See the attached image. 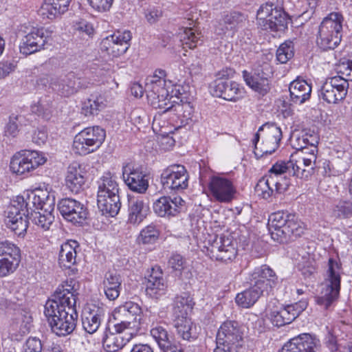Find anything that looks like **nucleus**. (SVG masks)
Returning <instances> with one entry per match:
<instances>
[{"instance_id": "obj_1", "label": "nucleus", "mask_w": 352, "mask_h": 352, "mask_svg": "<svg viewBox=\"0 0 352 352\" xmlns=\"http://www.w3.org/2000/svg\"><path fill=\"white\" fill-rule=\"evenodd\" d=\"M272 238L279 243H286L300 236L305 225L293 214L278 211L272 214L269 219Z\"/></svg>"}, {"instance_id": "obj_2", "label": "nucleus", "mask_w": 352, "mask_h": 352, "mask_svg": "<svg viewBox=\"0 0 352 352\" xmlns=\"http://www.w3.org/2000/svg\"><path fill=\"white\" fill-rule=\"evenodd\" d=\"M341 264L330 258L324 280L320 295L316 297V303L327 309L339 297L341 281Z\"/></svg>"}, {"instance_id": "obj_3", "label": "nucleus", "mask_w": 352, "mask_h": 352, "mask_svg": "<svg viewBox=\"0 0 352 352\" xmlns=\"http://www.w3.org/2000/svg\"><path fill=\"white\" fill-rule=\"evenodd\" d=\"M73 283L74 280H71L65 285L58 287L52 298L46 302L44 314L50 325L52 319H57L61 312L67 309V307L76 305L78 293Z\"/></svg>"}, {"instance_id": "obj_4", "label": "nucleus", "mask_w": 352, "mask_h": 352, "mask_svg": "<svg viewBox=\"0 0 352 352\" xmlns=\"http://www.w3.org/2000/svg\"><path fill=\"white\" fill-rule=\"evenodd\" d=\"M344 18L339 12H333L326 16L319 26L317 44L324 51L333 50L342 38Z\"/></svg>"}, {"instance_id": "obj_5", "label": "nucleus", "mask_w": 352, "mask_h": 352, "mask_svg": "<svg viewBox=\"0 0 352 352\" xmlns=\"http://www.w3.org/2000/svg\"><path fill=\"white\" fill-rule=\"evenodd\" d=\"M142 315L141 307L133 302H126L113 312V329L117 332L134 333L140 329Z\"/></svg>"}, {"instance_id": "obj_6", "label": "nucleus", "mask_w": 352, "mask_h": 352, "mask_svg": "<svg viewBox=\"0 0 352 352\" xmlns=\"http://www.w3.org/2000/svg\"><path fill=\"white\" fill-rule=\"evenodd\" d=\"M281 139L282 131L276 124L266 123L261 126L252 140L256 157L273 153L278 148Z\"/></svg>"}, {"instance_id": "obj_7", "label": "nucleus", "mask_w": 352, "mask_h": 352, "mask_svg": "<svg viewBox=\"0 0 352 352\" xmlns=\"http://www.w3.org/2000/svg\"><path fill=\"white\" fill-rule=\"evenodd\" d=\"M256 19L258 25L264 30L273 32H283L287 28L288 15L280 8L272 3L261 6L257 11Z\"/></svg>"}, {"instance_id": "obj_8", "label": "nucleus", "mask_w": 352, "mask_h": 352, "mask_svg": "<svg viewBox=\"0 0 352 352\" xmlns=\"http://www.w3.org/2000/svg\"><path fill=\"white\" fill-rule=\"evenodd\" d=\"M105 137V131L100 126L85 128L75 135L73 150L80 155L92 153L100 148Z\"/></svg>"}, {"instance_id": "obj_9", "label": "nucleus", "mask_w": 352, "mask_h": 352, "mask_svg": "<svg viewBox=\"0 0 352 352\" xmlns=\"http://www.w3.org/2000/svg\"><path fill=\"white\" fill-rule=\"evenodd\" d=\"M302 162H307L308 164L311 162L309 160H305L299 159L298 160H292L289 159L287 162H278L274 164L272 168L269 170V173H270L272 177L274 178L275 182V190L277 193H282L285 192L289 187V181L286 178L285 176H283L285 173H288L289 175L295 176V177H307L309 174L308 171H302L300 173H298V170L296 169L294 170V166H297L299 168L298 165H301Z\"/></svg>"}, {"instance_id": "obj_10", "label": "nucleus", "mask_w": 352, "mask_h": 352, "mask_svg": "<svg viewBox=\"0 0 352 352\" xmlns=\"http://www.w3.org/2000/svg\"><path fill=\"white\" fill-rule=\"evenodd\" d=\"M47 158L43 153L36 151L23 150L13 155L10 168L17 174L23 175L29 173L39 166L44 164Z\"/></svg>"}, {"instance_id": "obj_11", "label": "nucleus", "mask_w": 352, "mask_h": 352, "mask_svg": "<svg viewBox=\"0 0 352 352\" xmlns=\"http://www.w3.org/2000/svg\"><path fill=\"white\" fill-rule=\"evenodd\" d=\"M166 81L164 79L148 77L146 78L144 90L151 106L155 109H164L163 113L169 112L166 109L173 104L170 99L168 91L165 87Z\"/></svg>"}, {"instance_id": "obj_12", "label": "nucleus", "mask_w": 352, "mask_h": 352, "mask_svg": "<svg viewBox=\"0 0 352 352\" xmlns=\"http://www.w3.org/2000/svg\"><path fill=\"white\" fill-rule=\"evenodd\" d=\"M161 184L165 190L182 192L188 186L189 175L183 165L173 164L161 174Z\"/></svg>"}, {"instance_id": "obj_13", "label": "nucleus", "mask_w": 352, "mask_h": 352, "mask_svg": "<svg viewBox=\"0 0 352 352\" xmlns=\"http://www.w3.org/2000/svg\"><path fill=\"white\" fill-rule=\"evenodd\" d=\"M348 89V80L344 76H336L325 80L319 97L329 104H336L345 98Z\"/></svg>"}, {"instance_id": "obj_14", "label": "nucleus", "mask_w": 352, "mask_h": 352, "mask_svg": "<svg viewBox=\"0 0 352 352\" xmlns=\"http://www.w3.org/2000/svg\"><path fill=\"white\" fill-rule=\"evenodd\" d=\"M21 262V250L8 241L0 242V277L14 273Z\"/></svg>"}, {"instance_id": "obj_15", "label": "nucleus", "mask_w": 352, "mask_h": 352, "mask_svg": "<svg viewBox=\"0 0 352 352\" xmlns=\"http://www.w3.org/2000/svg\"><path fill=\"white\" fill-rule=\"evenodd\" d=\"M58 209L62 217L74 225L82 226L88 216V210L78 200L65 198L58 203Z\"/></svg>"}, {"instance_id": "obj_16", "label": "nucleus", "mask_w": 352, "mask_h": 352, "mask_svg": "<svg viewBox=\"0 0 352 352\" xmlns=\"http://www.w3.org/2000/svg\"><path fill=\"white\" fill-rule=\"evenodd\" d=\"M305 301H299L294 304L276 309L270 311L269 319L274 326L280 327L292 322L306 308Z\"/></svg>"}, {"instance_id": "obj_17", "label": "nucleus", "mask_w": 352, "mask_h": 352, "mask_svg": "<svg viewBox=\"0 0 352 352\" xmlns=\"http://www.w3.org/2000/svg\"><path fill=\"white\" fill-rule=\"evenodd\" d=\"M131 34L129 31L118 32L104 38L100 43L101 50L113 57H119L129 49Z\"/></svg>"}, {"instance_id": "obj_18", "label": "nucleus", "mask_w": 352, "mask_h": 352, "mask_svg": "<svg viewBox=\"0 0 352 352\" xmlns=\"http://www.w3.org/2000/svg\"><path fill=\"white\" fill-rule=\"evenodd\" d=\"M122 176L126 186L133 192L145 193L148 188V178L142 168L127 164L122 168Z\"/></svg>"}, {"instance_id": "obj_19", "label": "nucleus", "mask_w": 352, "mask_h": 352, "mask_svg": "<svg viewBox=\"0 0 352 352\" xmlns=\"http://www.w3.org/2000/svg\"><path fill=\"white\" fill-rule=\"evenodd\" d=\"M150 334L163 352H184L182 346L175 341L174 336L164 324L153 323Z\"/></svg>"}, {"instance_id": "obj_20", "label": "nucleus", "mask_w": 352, "mask_h": 352, "mask_svg": "<svg viewBox=\"0 0 352 352\" xmlns=\"http://www.w3.org/2000/svg\"><path fill=\"white\" fill-rule=\"evenodd\" d=\"M320 348V341L316 336L302 333L290 339L279 352H318Z\"/></svg>"}, {"instance_id": "obj_21", "label": "nucleus", "mask_w": 352, "mask_h": 352, "mask_svg": "<svg viewBox=\"0 0 352 352\" xmlns=\"http://www.w3.org/2000/svg\"><path fill=\"white\" fill-rule=\"evenodd\" d=\"M221 77L217 78L211 86V91L216 97L222 98L229 101H236L241 98L243 91L239 85L228 78Z\"/></svg>"}, {"instance_id": "obj_22", "label": "nucleus", "mask_w": 352, "mask_h": 352, "mask_svg": "<svg viewBox=\"0 0 352 352\" xmlns=\"http://www.w3.org/2000/svg\"><path fill=\"white\" fill-rule=\"evenodd\" d=\"M78 319V313L76 305L67 307L65 312H61L57 319H52L51 329L54 333L59 336H65L72 333L76 329Z\"/></svg>"}, {"instance_id": "obj_23", "label": "nucleus", "mask_w": 352, "mask_h": 352, "mask_svg": "<svg viewBox=\"0 0 352 352\" xmlns=\"http://www.w3.org/2000/svg\"><path fill=\"white\" fill-rule=\"evenodd\" d=\"M217 343L227 344L240 348L243 344V333L238 322L235 321L224 322L217 333Z\"/></svg>"}, {"instance_id": "obj_24", "label": "nucleus", "mask_w": 352, "mask_h": 352, "mask_svg": "<svg viewBox=\"0 0 352 352\" xmlns=\"http://www.w3.org/2000/svg\"><path fill=\"white\" fill-rule=\"evenodd\" d=\"M210 256L217 261L228 262L232 261L236 256V243L229 236H220L211 245Z\"/></svg>"}, {"instance_id": "obj_25", "label": "nucleus", "mask_w": 352, "mask_h": 352, "mask_svg": "<svg viewBox=\"0 0 352 352\" xmlns=\"http://www.w3.org/2000/svg\"><path fill=\"white\" fill-rule=\"evenodd\" d=\"M48 32L44 28H33L25 36L19 47L23 54L30 55L42 50L47 41Z\"/></svg>"}, {"instance_id": "obj_26", "label": "nucleus", "mask_w": 352, "mask_h": 352, "mask_svg": "<svg viewBox=\"0 0 352 352\" xmlns=\"http://www.w3.org/2000/svg\"><path fill=\"white\" fill-rule=\"evenodd\" d=\"M89 82L84 78H78L74 74H69L59 79H52V88L60 95L68 97L79 89L87 88Z\"/></svg>"}, {"instance_id": "obj_27", "label": "nucleus", "mask_w": 352, "mask_h": 352, "mask_svg": "<svg viewBox=\"0 0 352 352\" xmlns=\"http://www.w3.org/2000/svg\"><path fill=\"white\" fill-rule=\"evenodd\" d=\"M209 189L212 197L218 201L230 202L234 197L236 189L232 182L221 177H212L209 183Z\"/></svg>"}, {"instance_id": "obj_28", "label": "nucleus", "mask_w": 352, "mask_h": 352, "mask_svg": "<svg viewBox=\"0 0 352 352\" xmlns=\"http://www.w3.org/2000/svg\"><path fill=\"white\" fill-rule=\"evenodd\" d=\"M251 285L258 287L263 292L268 287H274L278 283V277L272 269L267 265L256 267L250 274Z\"/></svg>"}, {"instance_id": "obj_29", "label": "nucleus", "mask_w": 352, "mask_h": 352, "mask_svg": "<svg viewBox=\"0 0 352 352\" xmlns=\"http://www.w3.org/2000/svg\"><path fill=\"white\" fill-rule=\"evenodd\" d=\"M168 284L160 267H152L146 278V292L152 298L159 299L166 294Z\"/></svg>"}, {"instance_id": "obj_30", "label": "nucleus", "mask_w": 352, "mask_h": 352, "mask_svg": "<svg viewBox=\"0 0 352 352\" xmlns=\"http://www.w3.org/2000/svg\"><path fill=\"white\" fill-rule=\"evenodd\" d=\"M184 204L185 201L180 197L171 199L170 197L163 196L153 203V208L157 216L170 217L179 213Z\"/></svg>"}, {"instance_id": "obj_31", "label": "nucleus", "mask_w": 352, "mask_h": 352, "mask_svg": "<svg viewBox=\"0 0 352 352\" xmlns=\"http://www.w3.org/2000/svg\"><path fill=\"white\" fill-rule=\"evenodd\" d=\"M28 216L17 213L14 208H7L4 215V225L18 236H24L28 228Z\"/></svg>"}, {"instance_id": "obj_32", "label": "nucleus", "mask_w": 352, "mask_h": 352, "mask_svg": "<svg viewBox=\"0 0 352 352\" xmlns=\"http://www.w3.org/2000/svg\"><path fill=\"white\" fill-rule=\"evenodd\" d=\"M85 172L79 164H71L67 168L65 179L67 188L73 193H79L85 184Z\"/></svg>"}, {"instance_id": "obj_33", "label": "nucleus", "mask_w": 352, "mask_h": 352, "mask_svg": "<svg viewBox=\"0 0 352 352\" xmlns=\"http://www.w3.org/2000/svg\"><path fill=\"white\" fill-rule=\"evenodd\" d=\"M302 142L307 147H309V152L296 151L292 154L290 159L292 160H310V162L308 164L307 162H302L301 164L304 163L305 165H309L311 162L316 161V153L318 151L317 144L318 143V137L316 135H308L307 133L303 135L302 137L298 138V142Z\"/></svg>"}, {"instance_id": "obj_34", "label": "nucleus", "mask_w": 352, "mask_h": 352, "mask_svg": "<svg viewBox=\"0 0 352 352\" xmlns=\"http://www.w3.org/2000/svg\"><path fill=\"white\" fill-rule=\"evenodd\" d=\"M109 332L102 339V346L107 352H118L122 349L133 337L134 333Z\"/></svg>"}, {"instance_id": "obj_35", "label": "nucleus", "mask_w": 352, "mask_h": 352, "mask_svg": "<svg viewBox=\"0 0 352 352\" xmlns=\"http://www.w3.org/2000/svg\"><path fill=\"white\" fill-rule=\"evenodd\" d=\"M36 210L42 212H53L55 206L54 196L47 190L36 189L28 197Z\"/></svg>"}, {"instance_id": "obj_36", "label": "nucleus", "mask_w": 352, "mask_h": 352, "mask_svg": "<svg viewBox=\"0 0 352 352\" xmlns=\"http://www.w3.org/2000/svg\"><path fill=\"white\" fill-rule=\"evenodd\" d=\"M150 208L142 198H129V221L132 224L140 223L149 213Z\"/></svg>"}, {"instance_id": "obj_37", "label": "nucleus", "mask_w": 352, "mask_h": 352, "mask_svg": "<svg viewBox=\"0 0 352 352\" xmlns=\"http://www.w3.org/2000/svg\"><path fill=\"white\" fill-rule=\"evenodd\" d=\"M109 195L120 196L119 186L116 177L110 172H107L98 181L97 198L104 200Z\"/></svg>"}, {"instance_id": "obj_38", "label": "nucleus", "mask_w": 352, "mask_h": 352, "mask_svg": "<svg viewBox=\"0 0 352 352\" xmlns=\"http://www.w3.org/2000/svg\"><path fill=\"white\" fill-rule=\"evenodd\" d=\"M104 315L102 308L94 306L83 311L82 323L84 329L89 333H95L99 328L102 318Z\"/></svg>"}, {"instance_id": "obj_39", "label": "nucleus", "mask_w": 352, "mask_h": 352, "mask_svg": "<svg viewBox=\"0 0 352 352\" xmlns=\"http://www.w3.org/2000/svg\"><path fill=\"white\" fill-rule=\"evenodd\" d=\"M291 100L296 104H302L310 98L311 87L304 80H295L289 87Z\"/></svg>"}, {"instance_id": "obj_40", "label": "nucleus", "mask_w": 352, "mask_h": 352, "mask_svg": "<svg viewBox=\"0 0 352 352\" xmlns=\"http://www.w3.org/2000/svg\"><path fill=\"white\" fill-rule=\"evenodd\" d=\"M121 283L122 278L117 271H109L106 273L103 284L104 294L108 299L114 300L119 296Z\"/></svg>"}, {"instance_id": "obj_41", "label": "nucleus", "mask_w": 352, "mask_h": 352, "mask_svg": "<svg viewBox=\"0 0 352 352\" xmlns=\"http://www.w3.org/2000/svg\"><path fill=\"white\" fill-rule=\"evenodd\" d=\"M78 246L76 241H69L61 245L58 255L60 265L65 268H71L76 263V248Z\"/></svg>"}, {"instance_id": "obj_42", "label": "nucleus", "mask_w": 352, "mask_h": 352, "mask_svg": "<svg viewBox=\"0 0 352 352\" xmlns=\"http://www.w3.org/2000/svg\"><path fill=\"white\" fill-rule=\"evenodd\" d=\"M246 20L245 16L239 12H231L225 15L215 31L218 34H223L226 31H235L241 27Z\"/></svg>"}, {"instance_id": "obj_43", "label": "nucleus", "mask_w": 352, "mask_h": 352, "mask_svg": "<svg viewBox=\"0 0 352 352\" xmlns=\"http://www.w3.org/2000/svg\"><path fill=\"white\" fill-rule=\"evenodd\" d=\"M166 109L175 116L180 121V124L184 126L191 120L194 109L189 102H176L170 104Z\"/></svg>"}, {"instance_id": "obj_44", "label": "nucleus", "mask_w": 352, "mask_h": 352, "mask_svg": "<svg viewBox=\"0 0 352 352\" xmlns=\"http://www.w3.org/2000/svg\"><path fill=\"white\" fill-rule=\"evenodd\" d=\"M106 107L104 97L98 94H91L82 104L81 113L85 116L97 115Z\"/></svg>"}, {"instance_id": "obj_45", "label": "nucleus", "mask_w": 352, "mask_h": 352, "mask_svg": "<svg viewBox=\"0 0 352 352\" xmlns=\"http://www.w3.org/2000/svg\"><path fill=\"white\" fill-rule=\"evenodd\" d=\"M263 294V292L258 287L251 285L250 288L238 294L235 301L243 308H250L256 303Z\"/></svg>"}, {"instance_id": "obj_46", "label": "nucleus", "mask_w": 352, "mask_h": 352, "mask_svg": "<svg viewBox=\"0 0 352 352\" xmlns=\"http://www.w3.org/2000/svg\"><path fill=\"white\" fill-rule=\"evenodd\" d=\"M97 204L102 214L110 217H114L118 214L121 207L120 196L109 195L104 200L97 198Z\"/></svg>"}, {"instance_id": "obj_47", "label": "nucleus", "mask_w": 352, "mask_h": 352, "mask_svg": "<svg viewBox=\"0 0 352 352\" xmlns=\"http://www.w3.org/2000/svg\"><path fill=\"white\" fill-rule=\"evenodd\" d=\"M194 305L192 298L187 293L177 295L174 300L173 313L177 318L186 317Z\"/></svg>"}, {"instance_id": "obj_48", "label": "nucleus", "mask_w": 352, "mask_h": 352, "mask_svg": "<svg viewBox=\"0 0 352 352\" xmlns=\"http://www.w3.org/2000/svg\"><path fill=\"white\" fill-rule=\"evenodd\" d=\"M179 40L183 47L193 49L202 43V36L193 28H185L179 32Z\"/></svg>"}, {"instance_id": "obj_49", "label": "nucleus", "mask_w": 352, "mask_h": 352, "mask_svg": "<svg viewBox=\"0 0 352 352\" xmlns=\"http://www.w3.org/2000/svg\"><path fill=\"white\" fill-rule=\"evenodd\" d=\"M243 78L247 85L262 96H265L270 90V80L266 78H255L245 70L243 72Z\"/></svg>"}, {"instance_id": "obj_50", "label": "nucleus", "mask_w": 352, "mask_h": 352, "mask_svg": "<svg viewBox=\"0 0 352 352\" xmlns=\"http://www.w3.org/2000/svg\"><path fill=\"white\" fill-rule=\"evenodd\" d=\"M52 212L34 210L29 214L28 221L30 220L38 228L48 230L54 221Z\"/></svg>"}, {"instance_id": "obj_51", "label": "nucleus", "mask_w": 352, "mask_h": 352, "mask_svg": "<svg viewBox=\"0 0 352 352\" xmlns=\"http://www.w3.org/2000/svg\"><path fill=\"white\" fill-rule=\"evenodd\" d=\"M276 184L275 182L274 178H273L268 172V174L263 177L257 183L255 187L256 192L263 199H267L271 197L275 190L274 184Z\"/></svg>"}, {"instance_id": "obj_52", "label": "nucleus", "mask_w": 352, "mask_h": 352, "mask_svg": "<svg viewBox=\"0 0 352 352\" xmlns=\"http://www.w3.org/2000/svg\"><path fill=\"white\" fill-rule=\"evenodd\" d=\"M175 327L177 334L185 340L190 341L197 338L196 333L193 330L191 320L186 317L178 318L175 321Z\"/></svg>"}, {"instance_id": "obj_53", "label": "nucleus", "mask_w": 352, "mask_h": 352, "mask_svg": "<svg viewBox=\"0 0 352 352\" xmlns=\"http://www.w3.org/2000/svg\"><path fill=\"white\" fill-rule=\"evenodd\" d=\"M332 217L338 219L352 217V201L349 199H339L335 201L331 208Z\"/></svg>"}, {"instance_id": "obj_54", "label": "nucleus", "mask_w": 352, "mask_h": 352, "mask_svg": "<svg viewBox=\"0 0 352 352\" xmlns=\"http://www.w3.org/2000/svg\"><path fill=\"white\" fill-rule=\"evenodd\" d=\"M160 232L153 225H149L140 232L138 236V242L143 244H152L157 241Z\"/></svg>"}, {"instance_id": "obj_55", "label": "nucleus", "mask_w": 352, "mask_h": 352, "mask_svg": "<svg viewBox=\"0 0 352 352\" xmlns=\"http://www.w3.org/2000/svg\"><path fill=\"white\" fill-rule=\"evenodd\" d=\"M294 45L292 41L281 44L276 51V59L281 63H286L294 56Z\"/></svg>"}, {"instance_id": "obj_56", "label": "nucleus", "mask_w": 352, "mask_h": 352, "mask_svg": "<svg viewBox=\"0 0 352 352\" xmlns=\"http://www.w3.org/2000/svg\"><path fill=\"white\" fill-rule=\"evenodd\" d=\"M38 13L43 19H52L62 14L51 0H45Z\"/></svg>"}, {"instance_id": "obj_57", "label": "nucleus", "mask_w": 352, "mask_h": 352, "mask_svg": "<svg viewBox=\"0 0 352 352\" xmlns=\"http://www.w3.org/2000/svg\"><path fill=\"white\" fill-rule=\"evenodd\" d=\"M23 119V117L22 116H11L4 129L5 135L15 138L19 131V124Z\"/></svg>"}, {"instance_id": "obj_58", "label": "nucleus", "mask_w": 352, "mask_h": 352, "mask_svg": "<svg viewBox=\"0 0 352 352\" xmlns=\"http://www.w3.org/2000/svg\"><path fill=\"white\" fill-rule=\"evenodd\" d=\"M43 344L40 339L36 337H30L23 345L21 352H41Z\"/></svg>"}, {"instance_id": "obj_59", "label": "nucleus", "mask_w": 352, "mask_h": 352, "mask_svg": "<svg viewBox=\"0 0 352 352\" xmlns=\"http://www.w3.org/2000/svg\"><path fill=\"white\" fill-rule=\"evenodd\" d=\"M185 261L180 254L173 255L168 261L169 266L175 272H179L181 274L182 272H186V267H184Z\"/></svg>"}, {"instance_id": "obj_60", "label": "nucleus", "mask_w": 352, "mask_h": 352, "mask_svg": "<svg viewBox=\"0 0 352 352\" xmlns=\"http://www.w3.org/2000/svg\"><path fill=\"white\" fill-rule=\"evenodd\" d=\"M273 74V70L272 67L267 63H264L262 65H258L254 69V75L252 76H254L258 78H266L267 80L272 76Z\"/></svg>"}, {"instance_id": "obj_61", "label": "nucleus", "mask_w": 352, "mask_h": 352, "mask_svg": "<svg viewBox=\"0 0 352 352\" xmlns=\"http://www.w3.org/2000/svg\"><path fill=\"white\" fill-rule=\"evenodd\" d=\"M28 205L29 204L25 201L23 197L17 196L12 201L11 204L8 208H14L17 213H25V215H27V214H30L28 208Z\"/></svg>"}, {"instance_id": "obj_62", "label": "nucleus", "mask_w": 352, "mask_h": 352, "mask_svg": "<svg viewBox=\"0 0 352 352\" xmlns=\"http://www.w3.org/2000/svg\"><path fill=\"white\" fill-rule=\"evenodd\" d=\"M162 16V11L160 7L150 6L145 12L146 20L151 24L157 22Z\"/></svg>"}, {"instance_id": "obj_63", "label": "nucleus", "mask_w": 352, "mask_h": 352, "mask_svg": "<svg viewBox=\"0 0 352 352\" xmlns=\"http://www.w3.org/2000/svg\"><path fill=\"white\" fill-rule=\"evenodd\" d=\"M338 72L347 77L345 80H352V60H346L341 62L338 66Z\"/></svg>"}, {"instance_id": "obj_64", "label": "nucleus", "mask_w": 352, "mask_h": 352, "mask_svg": "<svg viewBox=\"0 0 352 352\" xmlns=\"http://www.w3.org/2000/svg\"><path fill=\"white\" fill-rule=\"evenodd\" d=\"M326 345L331 352H341L343 342H338L336 336L329 333L326 337Z\"/></svg>"}]
</instances>
